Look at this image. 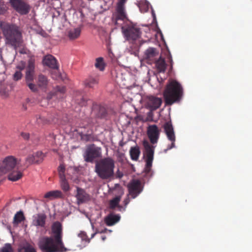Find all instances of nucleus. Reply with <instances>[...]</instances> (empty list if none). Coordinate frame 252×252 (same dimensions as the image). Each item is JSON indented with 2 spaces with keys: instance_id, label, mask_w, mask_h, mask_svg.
<instances>
[{
  "instance_id": "aec40b11",
  "label": "nucleus",
  "mask_w": 252,
  "mask_h": 252,
  "mask_svg": "<svg viewBox=\"0 0 252 252\" xmlns=\"http://www.w3.org/2000/svg\"><path fill=\"white\" fill-rule=\"evenodd\" d=\"M46 216L44 214H37L33 216L32 224L43 227L45 225Z\"/></svg>"
},
{
  "instance_id": "a878e982",
  "label": "nucleus",
  "mask_w": 252,
  "mask_h": 252,
  "mask_svg": "<svg viewBox=\"0 0 252 252\" xmlns=\"http://www.w3.org/2000/svg\"><path fill=\"white\" fill-rule=\"evenodd\" d=\"M129 154L132 160L135 161L137 160L140 154V151L139 147H131L129 151Z\"/></svg>"
},
{
  "instance_id": "79ce46f5",
  "label": "nucleus",
  "mask_w": 252,
  "mask_h": 252,
  "mask_svg": "<svg viewBox=\"0 0 252 252\" xmlns=\"http://www.w3.org/2000/svg\"><path fill=\"white\" fill-rule=\"evenodd\" d=\"M23 75L20 70H16L13 74V78L15 81H18L20 80Z\"/></svg>"
},
{
  "instance_id": "412c9836",
  "label": "nucleus",
  "mask_w": 252,
  "mask_h": 252,
  "mask_svg": "<svg viewBox=\"0 0 252 252\" xmlns=\"http://www.w3.org/2000/svg\"><path fill=\"white\" fill-rule=\"evenodd\" d=\"M120 220V216L119 215H113L110 214L104 219V222L107 226H112L118 222Z\"/></svg>"
},
{
  "instance_id": "a19ab883",
  "label": "nucleus",
  "mask_w": 252,
  "mask_h": 252,
  "mask_svg": "<svg viewBox=\"0 0 252 252\" xmlns=\"http://www.w3.org/2000/svg\"><path fill=\"white\" fill-rule=\"evenodd\" d=\"M58 172L60 178H63L65 177V166L63 164H60L58 167Z\"/></svg>"
},
{
  "instance_id": "cd10ccee",
  "label": "nucleus",
  "mask_w": 252,
  "mask_h": 252,
  "mask_svg": "<svg viewBox=\"0 0 252 252\" xmlns=\"http://www.w3.org/2000/svg\"><path fill=\"white\" fill-rule=\"evenodd\" d=\"M121 198V197L120 196H117L111 200L109 202L110 209H114L116 207H118L119 209V210L121 211V209L123 208V207L119 205Z\"/></svg>"
},
{
  "instance_id": "20e7f679",
  "label": "nucleus",
  "mask_w": 252,
  "mask_h": 252,
  "mask_svg": "<svg viewBox=\"0 0 252 252\" xmlns=\"http://www.w3.org/2000/svg\"><path fill=\"white\" fill-rule=\"evenodd\" d=\"M183 94L181 85L176 81L172 80L167 85L163 92L165 102L167 105H171L179 101Z\"/></svg>"
},
{
  "instance_id": "72a5a7b5",
  "label": "nucleus",
  "mask_w": 252,
  "mask_h": 252,
  "mask_svg": "<svg viewBox=\"0 0 252 252\" xmlns=\"http://www.w3.org/2000/svg\"><path fill=\"white\" fill-rule=\"evenodd\" d=\"M32 164H36L33 154L29 155L25 159L24 166L28 167Z\"/></svg>"
},
{
  "instance_id": "7c9ffc66",
  "label": "nucleus",
  "mask_w": 252,
  "mask_h": 252,
  "mask_svg": "<svg viewBox=\"0 0 252 252\" xmlns=\"http://www.w3.org/2000/svg\"><path fill=\"white\" fill-rule=\"evenodd\" d=\"M60 185L62 189L64 191L67 192L70 190L69 184L65 177L60 178Z\"/></svg>"
},
{
  "instance_id": "3c124183",
  "label": "nucleus",
  "mask_w": 252,
  "mask_h": 252,
  "mask_svg": "<svg viewBox=\"0 0 252 252\" xmlns=\"http://www.w3.org/2000/svg\"><path fill=\"white\" fill-rule=\"evenodd\" d=\"M21 136L25 140H28L29 138L30 135L29 133H21Z\"/></svg>"
},
{
  "instance_id": "8fccbe9b",
  "label": "nucleus",
  "mask_w": 252,
  "mask_h": 252,
  "mask_svg": "<svg viewBox=\"0 0 252 252\" xmlns=\"http://www.w3.org/2000/svg\"><path fill=\"white\" fill-rule=\"evenodd\" d=\"M46 121H47L46 120H44L43 118H41L40 116L39 117L38 119H37V122L38 124H40V123L45 124V123H46Z\"/></svg>"
},
{
  "instance_id": "6ab92c4d",
  "label": "nucleus",
  "mask_w": 252,
  "mask_h": 252,
  "mask_svg": "<svg viewBox=\"0 0 252 252\" xmlns=\"http://www.w3.org/2000/svg\"><path fill=\"white\" fill-rule=\"evenodd\" d=\"M49 81L48 77L42 74H39L36 78V83L39 88L44 91L47 90Z\"/></svg>"
},
{
  "instance_id": "f704fd0d",
  "label": "nucleus",
  "mask_w": 252,
  "mask_h": 252,
  "mask_svg": "<svg viewBox=\"0 0 252 252\" xmlns=\"http://www.w3.org/2000/svg\"><path fill=\"white\" fill-rule=\"evenodd\" d=\"M107 115V111L105 107L102 106L98 107V112L96 113V116L98 118H103Z\"/></svg>"
},
{
  "instance_id": "f03ea898",
  "label": "nucleus",
  "mask_w": 252,
  "mask_h": 252,
  "mask_svg": "<svg viewBox=\"0 0 252 252\" xmlns=\"http://www.w3.org/2000/svg\"><path fill=\"white\" fill-rule=\"evenodd\" d=\"M115 161L111 158H105L97 162L95 172L102 180L112 178L114 174Z\"/></svg>"
},
{
  "instance_id": "b1692460",
  "label": "nucleus",
  "mask_w": 252,
  "mask_h": 252,
  "mask_svg": "<svg viewBox=\"0 0 252 252\" xmlns=\"http://www.w3.org/2000/svg\"><path fill=\"white\" fill-rule=\"evenodd\" d=\"M98 83V77L97 76H89L84 81V85L86 87L93 88Z\"/></svg>"
},
{
  "instance_id": "2f4dec72",
  "label": "nucleus",
  "mask_w": 252,
  "mask_h": 252,
  "mask_svg": "<svg viewBox=\"0 0 252 252\" xmlns=\"http://www.w3.org/2000/svg\"><path fill=\"white\" fill-rule=\"evenodd\" d=\"M18 252H36V251L32 245L28 244L21 247L18 250Z\"/></svg>"
},
{
  "instance_id": "393cba45",
  "label": "nucleus",
  "mask_w": 252,
  "mask_h": 252,
  "mask_svg": "<svg viewBox=\"0 0 252 252\" xmlns=\"http://www.w3.org/2000/svg\"><path fill=\"white\" fill-rule=\"evenodd\" d=\"M154 63H156L158 70L159 72H164L166 69V64L165 60L160 57L158 59L156 60Z\"/></svg>"
},
{
  "instance_id": "39448f33",
  "label": "nucleus",
  "mask_w": 252,
  "mask_h": 252,
  "mask_svg": "<svg viewBox=\"0 0 252 252\" xmlns=\"http://www.w3.org/2000/svg\"><path fill=\"white\" fill-rule=\"evenodd\" d=\"M38 246L42 252H65L64 243H58L51 236H42L39 239Z\"/></svg>"
},
{
  "instance_id": "423d86ee",
  "label": "nucleus",
  "mask_w": 252,
  "mask_h": 252,
  "mask_svg": "<svg viewBox=\"0 0 252 252\" xmlns=\"http://www.w3.org/2000/svg\"><path fill=\"white\" fill-rule=\"evenodd\" d=\"M143 145L145 149L144 155L146 158V171L149 172L152 166L155 147L150 145L149 142L145 140L143 141Z\"/></svg>"
},
{
  "instance_id": "473e14b6",
  "label": "nucleus",
  "mask_w": 252,
  "mask_h": 252,
  "mask_svg": "<svg viewBox=\"0 0 252 252\" xmlns=\"http://www.w3.org/2000/svg\"><path fill=\"white\" fill-rule=\"evenodd\" d=\"M33 154L35 158L36 164H38L43 161L44 155L42 152L38 151L35 153H33Z\"/></svg>"
},
{
  "instance_id": "ea45409f",
  "label": "nucleus",
  "mask_w": 252,
  "mask_h": 252,
  "mask_svg": "<svg viewBox=\"0 0 252 252\" xmlns=\"http://www.w3.org/2000/svg\"><path fill=\"white\" fill-rule=\"evenodd\" d=\"M27 86L29 88V89L34 93L37 92L38 91V86H37V84H35L34 83H32V82H30L28 83H27Z\"/></svg>"
},
{
  "instance_id": "a18cd8bd",
  "label": "nucleus",
  "mask_w": 252,
  "mask_h": 252,
  "mask_svg": "<svg viewBox=\"0 0 252 252\" xmlns=\"http://www.w3.org/2000/svg\"><path fill=\"white\" fill-rule=\"evenodd\" d=\"M0 93L1 96L4 98H7L9 96V94L6 91H1Z\"/></svg>"
},
{
  "instance_id": "7ed1b4c3",
  "label": "nucleus",
  "mask_w": 252,
  "mask_h": 252,
  "mask_svg": "<svg viewBox=\"0 0 252 252\" xmlns=\"http://www.w3.org/2000/svg\"><path fill=\"white\" fill-rule=\"evenodd\" d=\"M1 28L6 43L10 44L15 48L20 46L22 41V36L19 28L14 25L5 24Z\"/></svg>"
},
{
  "instance_id": "2eb2a0df",
  "label": "nucleus",
  "mask_w": 252,
  "mask_h": 252,
  "mask_svg": "<svg viewBox=\"0 0 252 252\" xmlns=\"http://www.w3.org/2000/svg\"><path fill=\"white\" fill-rule=\"evenodd\" d=\"M66 92V89L63 86H57L53 88L52 91H51L47 94V98L50 100L54 97H56L58 99L63 98L64 95Z\"/></svg>"
},
{
  "instance_id": "9b49d317",
  "label": "nucleus",
  "mask_w": 252,
  "mask_h": 252,
  "mask_svg": "<svg viewBox=\"0 0 252 252\" xmlns=\"http://www.w3.org/2000/svg\"><path fill=\"white\" fill-rule=\"evenodd\" d=\"M13 8L21 15H26L29 12L30 6L23 0H10Z\"/></svg>"
},
{
  "instance_id": "5fc2aeb1",
  "label": "nucleus",
  "mask_w": 252,
  "mask_h": 252,
  "mask_svg": "<svg viewBox=\"0 0 252 252\" xmlns=\"http://www.w3.org/2000/svg\"><path fill=\"white\" fill-rule=\"evenodd\" d=\"M106 239V237L105 236L102 237V239L104 241Z\"/></svg>"
},
{
  "instance_id": "bb28decb",
  "label": "nucleus",
  "mask_w": 252,
  "mask_h": 252,
  "mask_svg": "<svg viewBox=\"0 0 252 252\" xmlns=\"http://www.w3.org/2000/svg\"><path fill=\"white\" fill-rule=\"evenodd\" d=\"M81 33V29L77 28L70 30L68 32V36L71 40L76 39L79 37Z\"/></svg>"
},
{
  "instance_id": "58836bf2",
  "label": "nucleus",
  "mask_w": 252,
  "mask_h": 252,
  "mask_svg": "<svg viewBox=\"0 0 252 252\" xmlns=\"http://www.w3.org/2000/svg\"><path fill=\"white\" fill-rule=\"evenodd\" d=\"M75 102L81 106H85L87 103V100L81 95L75 99Z\"/></svg>"
},
{
  "instance_id": "e433bc0d",
  "label": "nucleus",
  "mask_w": 252,
  "mask_h": 252,
  "mask_svg": "<svg viewBox=\"0 0 252 252\" xmlns=\"http://www.w3.org/2000/svg\"><path fill=\"white\" fill-rule=\"evenodd\" d=\"M26 71L34 72V60L31 58L28 61V65Z\"/></svg>"
},
{
  "instance_id": "37998d69",
  "label": "nucleus",
  "mask_w": 252,
  "mask_h": 252,
  "mask_svg": "<svg viewBox=\"0 0 252 252\" xmlns=\"http://www.w3.org/2000/svg\"><path fill=\"white\" fill-rule=\"evenodd\" d=\"M78 236L80 237L83 241L89 243L90 242V239L88 238L86 233L84 232H81L78 234Z\"/></svg>"
},
{
  "instance_id": "0eeeda50",
  "label": "nucleus",
  "mask_w": 252,
  "mask_h": 252,
  "mask_svg": "<svg viewBox=\"0 0 252 252\" xmlns=\"http://www.w3.org/2000/svg\"><path fill=\"white\" fill-rule=\"evenodd\" d=\"M101 156V149L96 147L94 144H92L87 147L84 154L85 161L88 162H93L94 160Z\"/></svg>"
},
{
  "instance_id": "dca6fc26",
  "label": "nucleus",
  "mask_w": 252,
  "mask_h": 252,
  "mask_svg": "<svg viewBox=\"0 0 252 252\" xmlns=\"http://www.w3.org/2000/svg\"><path fill=\"white\" fill-rule=\"evenodd\" d=\"M162 100L160 98L153 95L147 97V106L152 111L158 109L160 106Z\"/></svg>"
},
{
  "instance_id": "1a4fd4ad",
  "label": "nucleus",
  "mask_w": 252,
  "mask_h": 252,
  "mask_svg": "<svg viewBox=\"0 0 252 252\" xmlns=\"http://www.w3.org/2000/svg\"><path fill=\"white\" fill-rule=\"evenodd\" d=\"M122 30L127 40H135L141 34L140 29L133 26L122 27Z\"/></svg>"
},
{
  "instance_id": "de8ad7c7",
  "label": "nucleus",
  "mask_w": 252,
  "mask_h": 252,
  "mask_svg": "<svg viewBox=\"0 0 252 252\" xmlns=\"http://www.w3.org/2000/svg\"><path fill=\"white\" fill-rule=\"evenodd\" d=\"M129 195H128V194L124 200V203L125 207H126L130 202V199L129 197Z\"/></svg>"
},
{
  "instance_id": "c9c22d12",
  "label": "nucleus",
  "mask_w": 252,
  "mask_h": 252,
  "mask_svg": "<svg viewBox=\"0 0 252 252\" xmlns=\"http://www.w3.org/2000/svg\"><path fill=\"white\" fill-rule=\"evenodd\" d=\"M34 72L26 71L25 76L26 84L32 82L34 80Z\"/></svg>"
},
{
  "instance_id": "09e8293b",
  "label": "nucleus",
  "mask_w": 252,
  "mask_h": 252,
  "mask_svg": "<svg viewBox=\"0 0 252 252\" xmlns=\"http://www.w3.org/2000/svg\"><path fill=\"white\" fill-rule=\"evenodd\" d=\"M127 0H119L117 5L121 6H125V4Z\"/></svg>"
},
{
  "instance_id": "f8f14e48",
  "label": "nucleus",
  "mask_w": 252,
  "mask_h": 252,
  "mask_svg": "<svg viewBox=\"0 0 252 252\" xmlns=\"http://www.w3.org/2000/svg\"><path fill=\"white\" fill-rule=\"evenodd\" d=\"M52 237L56 240L58 243H63V226L58 221L54 222L51 226Z\"/></svg>"
},
{
  "instance_id": "ddd939ff",
  "label": "nucleus",
  "mask_w": 252,
  "mask_h": 252,
  "mask_svg": "<svg viewBox=\"0 0 252 252\" xmlns=\"http://www.w3.org/2000/svg\"><path fill=\"white\" fill-rule=\"evenodd\" d=\"M76 202L78 205L89 202L91 200V196L87 193L85 189L76 187V193L75 194Z\"/></svg>"
},
{
  "instance_id": "c756f323",
  "label": "nucleus",
  "mask_w": 252,
  "mask_h": 252,
  "mask_svg": "<svg viewBox=\"0 0 252 252\" xmlns=\"http://www.w3.org/2000/svg\"><path fill=\"white\" fill-rule=\"evenodd\" d=\"M105 63L103 61V59L102 57L96 58L95 60V66L96 68L103 71L105 68Z\"/></svg>"
},
{
  "instance_id": "4be33fe9",
  "label": "nucleus",
  "mask_w": 252,
  "mask_h": 252,
  "mask_svg": "<svg viewBox=\"0 0 252 252\" xmlns=\"http://www.w3.org/2000/svg\"><path fill=\"white\" fill-rule=\"evenodd\" d=\"M126 18V14L125 9V6L117 5L116 12V22L118 20H124Z\"/></svg>"
},
{
  "instance_id": "a211bd4d",
  "label": "nucleus",
  "mask_w": 252,
  "mask_h": 252,
  "mask_svg": "<svg viewBox=\"0 0 252 252\" xmlns=\"http://www.w3.org/2000/svg\"><path fill=\"white\" fill-rule=\"evenodd\" d=\"M43 63L44 65L54 69H58L59 68L57 60L51 55H47L44 58Z\"/></svg>"
},
{
  "instance_id": "864d4df0",
  "label": "nucleus",
  "mask_w": 252,
  "mask_h": 252,
  "mask_svg": "<svg viewBox=\"0 0 252 252\" xmlns=\"http://www.w3.org/2000/svg\"><path fill=\"white\" fill-rule=\"evenodd\" d=\"M90 136H91V135H85V136H86V139L87 140H89V137H90Z\"/></svg>"
},
{
  "instance_id": "4c0bfd02",
  "label": "nucleus",
  "mask_w": 252,
  "mask_h": 252,
  "mask_svg": "<svg viewBox=\"0 0 252 252\" xmlns=\"http://www.w3.org/2000/svg\"><path fill=\"white\" fill-rule=\"evenodd\" d=\"M0 252H13L12 246L9 243H6L4 246L0 249Z\"/></svg>"
},
{
  "instance_id": "4468645a",
  "label": "nucleus",
  "mask_w": 252,
  "mask_h": 252,
  "mask_svg": "<svg viewBox=\"0 0 252 252\" xmlns=\"http://www.w3.org/2000/svg\"><path fill=\"white\" fill-rule=\"evenodd\" d=\"M160 132V130L156 125H150L148 126L147 135L152 144H155L158 142Z\"/></svg>"
},
{
  "instance_id": "603ef678",
  "label": "nucleus",
  "mask_w": 252,
  "mask_h": 252,
  "mask_svg": "<svg viewBox=\"0 0 252 252\" xmlns=\"http://www.w3.org/2000/svg\"><path fill=\"white\" fill-rule=\"evenodd\" d=\"M123 176V174L122 173L120 172L119 170L117 172V177L119 178H121Z\"/></svg>"
},
{
  "instance_id": "f3484780",
  "label": "nucleus",
  "mask_w": 252,
  "mask_h": 252,
  "mask_svg": "<svg viewBox=\"0 0 252 252\" xmlns=\"http://www.w3.org/2000/svg\"><path fill=\"white\" fill-rule=\"evenodd\" d=\"M158 50L153 47H149L145 52V58L150 62V63H152L156 60L158 59Z\"/></svg>"
},
{
  "instance_id": "c85d7f7f",
  "label": "nucleus",
  "mask_w": 252,
  "mask_h": 252,
  "mask_svg": "<svg viewBox=\"0 0 252 252\" xmlns=\"http://www.w3.org/2000/svg\"><path fill=\"white\" fill-rule=\"evenodd\" d=\"M25 218L24 213L22 211L17 212L14 215L13 223L14 224H18L22 221H24Z\"/></svg>"
},
{
  "instance_id": "f257e3e1",
  "label": "nucleus",
  "mask_w": 252,
  "mask_h": 252,
  "mask_svg": "<svg viewBox=\"0 0 252 252\" xmlns=\"http://www.w3.org/2000/svg\"><path fill=\"white\" fill-rule=\"evenodd\" d=\"M20 159L18 160L12 156L5 157L2 164H0V176L10 172L8 177L9 180L16 181L19 180L23 176L22 173L18 170V168H16V170L15 169L20 163Z\"/></svg>"
},
{
  "instance_id": "c03bdc74",
  "label": "nucleus",
  "mask_w": 252,
  "mask_h": 252,
  "mask_svg": "<svg viewBox=\"0 0 252 252\" xmlns=\"http://www.w3.org/2000/svg\"><path fill=\"white\" fill-rule=\"evenodd\" d=\"M52 78L54 79H57L60 76V74L59 72L58 71L57 69L55 70L54 72H52L51 73Z\"/></svg>"
},
{
  "instance_id": "5701e85b",
  "label": "nucleus",
  "mask_w": 252,
  "mask_h": 252,
  "mask_svg": "<svg viewBox=\"0 0 252 252\" xmlns=\"http://www.w3.org/2000/svg\"><path fill=\"white\" fill-rule=\"evenodd\" d=\"M44 197L52 200L56 198H61L63 197V194L61 191L58 190H52L46 193Z\"/></svg>"
},
{
  "instance_id": "6e6552de",
  "label": "nucleus",
  "mask_w": 252,
  "mask_h": 252,
  "mask_svg": "<svg viewBox=\"0 0 252 252\" xmlns=\"http://www.w3.org/2000/svg\"><path fill=\"white\" fill-rule=\"evenodd\" d=\"M127 187L128 195L134 199L142 192L144 186L139 180L133 179L128 183Z\"/></svg>"
},
{
  "instance_id": "9d476101",
  "label": "nucleus",
  "mask_w": 252,
  "mask_h": 252,
  "mask_svg": "<svg viewBox=\"0 0 252 252\" xmlns=\"http://www.w3.org/2000/svg\"><path fill=\"white\" fill-rule=\"evenodd\" d=\"M163 127L168 139L171 141V144L168 145L167 148L164 150V152L166 153L167 151L175 147V135L171 122L165 123Z\"/></svg>"
},
{
  "instance_id": "49530a36",
  "label": "nucleus",
  "mask_w": 252,
  "mask_h": 252,
  "mask_svg": "<svg viewBox=\"0 0 252 252\" xmlns=\"http://www.w3.org/2000/svg\"><path fill=\"white\" fill-rule=\"evenodd\" d=\"M25 67V63H22L21 65H18L17 66V70H20L21 72Z\"/></svg>"
},
{
  "instance_id": "6e6d98bb",
  "label": "nucleus",
  "mask_w": 252,
  "mask_h": 252,
  "mask_svg": "<svg viewBox=\"0 0 252 252\" xmlns=\"http://www.w3.org/2000/svg\"><path fill=\"white\" fill-rule=\"evenodd\" d=\"M95 233H94L92 235V238L94 237V236L95 235Z\"/></svg>"
}]
</instances>
